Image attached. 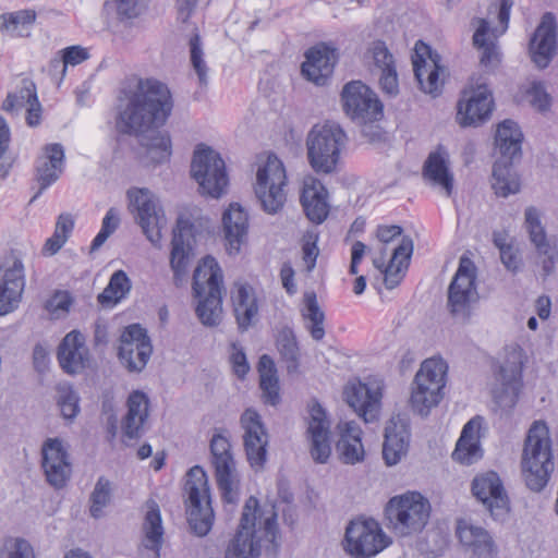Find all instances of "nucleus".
Masks as SVG:
<instances>
[{
  "mask_svg": "<svg viewBox=\"0 0 558 558\" xmlns=\"http://www.w3.org/2000/svg\"><path fill=\"white\" fill-rule=\"evenodd\" d=\"M341 99L345 113L361 122L375 121L381 117L383 105L361 81H352L344 85Z\"/></svg>",
  "mask_w": 558,
  "mask_h": 558,
  "instance_id": "17",
  "label": "nucleus"
},
{
  "mask_svg": "<svg viewBox=\"0 0 558 558\" xmlns=\"http://www.w3.org/2000/svg\"><path fill=\"white\" fill-rule=\"evenodd\" d=\"M409 421L401 414L393 415L386 424L383 458L387 465H396L408 453L410 445Z\"/></svg>",
  "mask_w": 558,
  "mask_h": 558,
  "instance_id": "29",
  "label": "nucleus"
},
{
  "mask_svg": "<svg viewBox=\"0 0 558 558\" xmlns=\"http://www.w3.org/2000/svg\"><path fill=\"white\" fill-rule=\"evenodd\" d=\"M522 350L520 347H511L506 361L500 365L498 380L501 388L494 392L496 404L504 411L512 410L518 400L522 387Z\"/></svg>",
  "mask_w": 558,
  "mask_h": 558,
  "instance_id": "14",
  "label": "nucleus"
},
{
  "mask_svg": "<svg viewBox=\"0 0 558 558\" xmlns=\"http://www.w3.org/2000/svg\"><path fill=\"white\" fill-rule=\"evenodd\" d=\"M477 298L475 266L470 258H461L458 270L448 289V306L456 317L470 316L471 303Z\"/></svg>",
  "mask_w": 558,
  "mask_h": 558,
  "instance_id": "16",
  "label": "nucleus"
},
{
  "mask_svg": "<svg viewBox=\"0 0 558 558\" xmlns=\"http://www.w3.org/2000/svg\"><path fill=\"white\" fill-rule=\"evenodd\" d=\"M13 95L17 98V106L20 108L26 105L29 106L32 101H36L38 98L36 85L29 78H23L19 92L13 93Z\"/></svg>",
  "mask_w": 558,
  "mask_h": 558,
  "instance_id": "57",
  "label": "nucleus"
},
{
  "mask_svg": "<svg viewBox=\"0 0 558 558\" xmlns=\"http://www.w3.org/2000/svg\"><path fill=\"white\" fill-rule=\"evenodd\" d=\"M194 225L180 217L173 230L170 252V267L173 271V280L177 286L185 278L190 259L193 255Z\"/></svg>",
  "mask_w": 558,
  "mask_h": 558,
  "instance_id": "25",
  "label": "nucleus"
},
{
  "mask_svg": "<svg viewBox=\"0 0 558 558\" xmlns=\"http://www.w3.org/2000/svg\"><path fill=\"white\" fill-rule=\"evenodd\" d=\"M41 468L47 482L59 489L66 485L72 473L70 454L59 438H47L41 446Z\"/></svg>",
  "mask_w": 558,
  "mask_h": 558,
  "instance_id": "22",
  "label": "nucleus"
},
{
  "mask_svg": "<svg viewBox=\"0 0 558 558\" xmlns=\"http://www.w3.org/2000/svg\"><path fill=\"white\" fill-rule=\"evenodd\" d=\"M300 202L306 217L313 223L324 222L329 215L328 191L315 177L308 175L304 179Z\"/></svg>",
  "mask_w": 558,
  "mask_h": 558,
  "instance_id": "32",
  "label": "nucleus"
},
{
  "mask_svg": "<svg viewBox=\"0 0 558 558\" xmlns=\"http://www.w3.org/2000/svg\"><path fill=\"white\" fill-rule=\"evenodd\" d=\"M430 502L418 492L393 496L385 507L389 527L399 536L417 534L426 526L430 515Z\"/></svg>",
  "mask_w": 558,
  "mask_h": 558,
  "instance_id": "5",
  "label": "nucleus"
},
{
  "mask_svg": "<svg viewBox=\"0 0 558 558\" xmlns=\"http://www.w3.org/2000/svg\"><path fill=\"white\" fill-rule=\"evenodd\" d=\"M305 308L302 313L303 317L310 322L307 329L314 340H322L325 336L324 320L325 314L319 308L315 292L304 293Z\"/></svg>",
  "mask_w": 558,
  "mask_h": 558,
  "instance_id": "49",
  "label": "nucleus"
},
{
  "mask_svg": "<svg viewBox=\"0 0 558 558\" xmlns=\"http://www.w3.org/2000/svg\"><path fill=\"white\" fill-rule=\"evenodd\" d=\"M185 492L187 494L186 514L192 531L198 536H205L214 523L207 476L204 470L195 465L187 472Z\"/></svg>",
  "mask_w": 558,
  "mask_h": 558,
  "instance_id": "7",
  "label": "nucleus"
},
{
  "mask_svg": "<svg viewBox=\"0 0 558 558\" xmlns=\"http://www.w3.org/2000/svg\"><path fill=\"white\" fill-rule=\"evenodd\" d=\"M276 344L281 357L288 363V372L296 371L300 352L293 330L289 327L282 328L278 332Z\"/></svg>",
  "mask_w": 558,
  "mask_h": 558,
  "instance_id": "51",
  "label": "nucleus"
},
{
  "mask_svg": "<svg viewBox=\"0 0 558 558\" xmlns=\"http://www.w3.org/2000/svg\"><path fill=\"white\" fill-rule=\"evenodd\" d=\"M66 69L63 58L54 57L49 62L48 74L59 85L66 74Z\"/></svg>",
  "mask_w": 558,
  "mask_h": 558,
  "instance_id": "63",
  "label": "nucleus"
},
{
  "mask_svg": "<svg viewBox=\"0 0 558 558\" xmlns=\"http://www.w3.org/2000/svg\"><path fill=\"white\" fill-rule=\"evenodd\" d=\"M25 288L24 265L15 259L8 268L0 284V315L11 313L17 307Z\"/></svg>",
  "mask_w": 558,
  "mask_h": 558,
  "instance_id": "38",
  "label": "nucleus"
},
{
  "mask_svg": "<svg viewBox=\"0 0 558 558\" xmlns=\"http://www.w3.org/2000/svg\"><path fill=\"white\" fill-rule=\"evenodd\" d=\"M191 173L198 183L199 192L213 198H219L228 185L223 159L211 147L204 144H199L194 151Z\"/></svg>",
  "mask_w": 558,
  "mask_h": 558,
  "instance_id": "9",
  "label": "nucleus"
},
{
  "mask_svg": "<svg viewBox=\"0 0 558 558\" xmlns=\"http://www.w3.org/2000/svg\"><path fill=\"white\" fill-rule=\"evenodd\" d=\"M493 109V94L485 85L464 89L457 105V121L463 128L477 126L490 118Z\"/></svg>",
  "mask_w": 558,
  "mask_h": 558,
  "instance_id": "20",
  "label": "nucleus"
},
{
  "mask_svg": "<svg viewBox=\"0 0 558 558\" xmlns=\"http://www.w3.org/2000/svg\"><path fill=\"white\" fill-rule=\"evenodd\" d=\"M128 412L122 421L123 435L130 439L138 438L144 433L148 418L149 399L146 393L135 390L126 401Z\"/></svg>",
  "mask_w": 558,
  "mask_h": 558,
  "instance_id": "41",
  "label": "nucleus"
},
{
  "mask_svg": "<svg viewBox=\"0 0 558 558\" xmlns=\"http://www.w3.org/2000/svg\"><path fill=\"white\" fill-rule=\"evenodd\" d=\"M230 361H231L234 374L239 378H244L245 375L250 371V365L247 363L246 354L242 347H240L235 343L232 344V353L230 356Z\"/></svg>",
  "mask_w": 558,
  "mask_h": 558,
  "instance_id": "58",
  "label": "nucleus"
},
{
  "mask_svg": "<svg viewBox=\"0 0 558 558\" xmlns=\"http://www.w3.org/2000/svg\"><path fill=\"white\" fill-rule=\"evenodd\" d=\"M447 364L440 359L425 360L417 374L415 381L432 386L433 389L442 390L446 385Z\"/></svg>",
  "mask_w": 558,
  "mask_h": 558,
  "instance_id": "48",
  "label": "nucleus"
},
{
  "mask_svg": "<svg viewBox=\"0 0 558 558\" xmlns=\"http://www.w3.org/2000/svg\"><path fill=\"white\" fill-rule=\"evenodd\" d=\"M286 185L287 174L282 161L276 155H269L265 165L257 170L254 189L265 213L275 215L283 208L287 201Z\"/></svg>",
  "mask_w": 558,
  "mask_h": 558,
  "instance_id": "8",
  "label": "nucleus"
},
{
  "mask_svg": "<svg viewBox=\"0 0 558 558\" xmlns=\"http://www.w3.org/2000/svg\"><path fill=\"white\" fill-rule=\"evenodd\" d=\"M524 228L541 259L543 277L546 278L555 270L556 263L558 262V247L556 242L547 236L545 227L542 223L541 213L536 207L530 206L525 208Z\"/></svg>",
  "mask_w": 558,
  "mask_h": 558,
  "instance_id": "21",
  "label": "nucleus"
},
{
  "mask_svg": "<svg viewBox=\"0 0 558 558\" xmlns=\"http://www.w3.org/2000/svg\"><path fill=\"white\" fill-rule=\"evenodd\" d=\"M512 5L513 0H494L489 4L486 20L490 24V22L497 19L499 23V26L490 28L493 37L497 38L508 29Z\"/></svg>",
  "mask_w": 558,
  "mask_h": 558,
  "instance_id": "52",
  "label": "nucleus"
},
{
  "mask_svg": "<svg viewBox=\"0 0 558 558\" xmlns=\"http://www.w3.org/2000/svg\"><path fill=\"white\" fill-rule=\"evenodd\" d=\"M413 385L411 405L416 413L426 416L430 409L440 402L442 390L433 389L432 386L415 380Z\"/></svg>",
  "mask_w": 558,
  "mask_h": 558,
  "instance_id": "46",
  "label": "nucleus"
},
{
  "mask_svg": "<svg viewBox=\"0 0 558 558\" xmlns=\"http://www.w3.org/2000/svg\"><path fill=\"white\" fill-rule=\"evenodd\" d=\"M391 543L375 519L353 520L345 529L343 547L351 558H373Z\"/></svg>",
  "mask_w": 558,
  "mask_h": 558,
  "instance_id": "11",
  "label": "nucleus"
},
{
  "mask_svg": "<svg viewBox=\"0 0 558 558\" xmlns=\"http://www.w3.org/2000/svg\"><path fill=\"white\" fill-rule=\"evenodd\" d=\"M521 464L526 486L536 493L543 490L554 471L551 439L545 422L536 421L530 427Z\"/></svg>",
  "mask_w": 558,
  "mask_h": 558,
  "instance_id": "4",
  "label": "nucleus"
},
{
  "mask_svg": "<svg viewBox=\"0 0 558 558\" xmlns=\"http://www.w3.org/2000/svg\"><path fill=\"white\" fill-rule=\"evenodd\" d=\"M9 542L12 543L9 558H35L34 549L27 541L14 538Z\"/></svg>",
  "mask_w": 558,
  "mask_h": 558,
  "instance_id": "61",
  "label": "nucleus"
},
{
  "mask_svg": "<svg viewBox=\"0 0 558 558\" xmlns=\"http://www.w3.org/2000/svg\"><path fill=\"white\" fill-rule=\"evenodd\" d=\"M191 64L197 74L201 86L208 84V66L204 60V50L201 37L197 33L193 34L189 40Z\"/></svg>",
  "mask_w": 558,
  "mask_h": 558,
  "instance_id": "54",
  "label": "nucleus"
},
{
  "mask_svg": "<svg viewBox=\"0 0 558 558\" xmlns=\"http://www.w3.org/2000/svg\"><path fill=\"white\" fill-rule=\"evenodd\" d=\"M481 416L472 417L462 428L460 438L452 452V459L461 464L471 465L480 461L483 457V450L480 445L478 432L482 426Z\"/></svg>",
  "mask_w": 558,
  "mask_h": 558,
  "instance_id": "39",
  "label": "nucleus"
},
{
  "mask_svg": "<svg viewBox=\"0 0 558 558\" xmlns=\"http://www.w3.org/2000/svg\"><path fill=\"white\" fill-rule=\"evenodd\" d=\"M402 228L397 225L392 226H379L377 228V238L378 240L384 244H389L392 242L396 238H399L402 235Z\"/></svg>",
  "mask_w": 558,
  "mask_h": 558,
  "instance_id": "64",
  "label": "nucleus"
},
{
  "mask_svg": "<svg viewBox=\"0 0 558 558\" xmlns=\"http://www.w3.org/2000/svg\"><path fill=\"white\" fill-rule=\"evenodd\" d=\"M259 387L263 390L264 402L277 405L280 401L279 379L274 360L264 354L258 361Z\"/></svg>",
  "mask_w": 558,
  "mask_h": 558,
  "instance_id": "45",
  "label": "nucleus"
},
{
  "mask_svg": "<svg viewBox=\"0 0 558 558\" xmlns=\"http://www.w3.org/2000/svg\"><path fill=\"white\" fill-rule=\"evenodd\" d=\"M365 58L373 75L378 77L381 90L388 96L399 93V81L393 54L384 40H374L367 48Z\"/></svg>",
  "mask_w": 558,
  "mask_h": 558,
  "instance_id": "23",
  "label": "nucleus"
},
{
  "mask_svg": "<svg viewBox=\"0 0 558 558\" xmlns=\"http://www.w3.org/2000/svg\"><path fill=\"white\" fill-rule=\"evenodd\" d=\"M64 169V149L59 143L47 144L35 163V180L39 185L31 203L58 181Z\"/></svg>",
  "mask_w": 558,
  "mask_h": 558,
  "instance_id": "28",
  "label": "nucleus"
},
{
  "mask_svg": "<svg viewBox=\"0 0 558 558\" xmlns=\"http://www.w3.org/2000/svg\"><path fill=\"white\" fill-rule=\"evenodd\" d=\"M231 302L239 330H248L257 320L259 312L255 289L248 283H234L231 292Z\"/></svg>",
  "mask_w": 558,
  "mask_h": 558,
  "instance_id": "35",
  "label": "nucleus"
},
{
  "mask_svg": "<svg viewBox=\"0 0 558 558\" xmlns=\"http://www.w3.org/2000/svg\"><path fill=\"white\" fill-rule=\"evenodd\" d=\"M36 20L34 10H20L16 12L0 15V31H10L15 35L23 36L19 29L28 28Z\"/></svg>",
  "mask_w": 558,
  "mask_h": 558,
  "instance_id": "53",
  "label": "nucleus"
},
{
  "mask_svg": "<svg viewBox=\"0 0 558 558\" xmlns=\"http://www.w3.org/2000/svg\"><path fill=\"white\" fill-rule=\"evenodd\" d=\"M153 352L150 338L146 329L132 324L120 337L119 359L130 372H141L148 363Z\"/></svg>",
  "mask_w": 558,
  "mask_h": 558,
  "instance_id": "18",
  "label": "nucleus"
},
{
  "mask_svg": "<svg viewBox=\"0 0 558 558\" xmlns=\"http://www.w3.org/2000/svg\"><path fill=\"white\" fill-rule=\"evenodd\" d=\"M496 39L490 33L488 21L478 20V26L473 35V44L481 51V64L487 69H493L500 62V51Z\"/></svg>",
  "mask_w": 558,
  "mask_h": 558,
  "instance_id": "44",
  "label": "nucleus"
},
{
  "mask_svg": "<svg viewBox=\"0 0 558 558\" xmlns=\"http://www.w3.org/2000/svg\"><path fill=\"white\" fill-rule=\"evenodd\" d=\"M222 226L226 240V250L230 255L239 254L241 246L247 240V211L239 203H231L222 215Z\"/></svg>",
  "mask_w": 558,
  "mask_h": 558,
  "instance_id": "34",
  "label": "nucleus"
},
{
  "mask_svg": "<svg viewBox=\"0 0 558 558\" xmlns=\"http://www.w3.org/2000/svg\"><path fill=\"white\" fill-rule=\"evenodd\" d=\"M173 110L170 89L155 78H141L119 105L117 130L140 137L145 157L154 165L167 162L172 154L170 135L160 132Z\"/></svg>",
  "mask_w": 558,
  "mask_h": 558,
  "instance_id": "1",
  "label": "nucleus"
},
{
  "mask_svg": "<svg viewBox=\"0 0 558 558\" xmlns=\"http://www.w3.org/2000/svg\"><path fill=\"white\" fill-rule=\"evenodd\" d=\"M557 25L553 13L543 15L530 41V53L533 62L539 69L546 68L556 53Z\"/></svg>",
  "mask_w": 558,
  "mask_h": 558,
  "instance_id": "30",
  "label": "nucleus"
},
{
  "mask_svg": "<svg viewBox=\"0 0 558 558\" xmlns=\"http://www.w3.org/2000/svg\"><path fill=\"white\" fill-rule=\"evenodd\" d=\"M460 542L472 549L477 558H495L497 547L490 534L482 526L460 521L457 526Z\"/></svg>",
  "mask_w": 558,
  "mask_h": 558,
  "instance_id": "42",
  "label": "nucleus"
},
{
  "mask_svg": "<svg viewBox=\"0 0 558 558\" xmlns=\"http://www.w3.org/2000/svg\"><path fill=\"white\" fill-rule=\"evenodd\" d=\"M413 253V241L410 236H402L400 243L392 250L389 264L383 270L384 282L387 289L396 288L402 279V268H407Z\"/></svg>",
  "mask_w": 558,
  "mask_h": 558,
  "instance_id": "43",
  "label": "nucleus"
},
{
  "mask_svg": "<svg viewBox=\"0 0 558 558\" xmlns=\"http://www.w3.org/2000/svg\"><path fill=\"white\" fill-rule=\"evenodd\" d=\"M412 63L420 88L426 94L437 96L442 85L439 81V72L444 71L440 66V56L428 45L418 40L415 44Z\"/></svg>",
  "mask_w": 558,
  "mask_h": 558,
  "instance_id": "24",
  "label": "nucleus"
},
{
  "mask_svg": "<svg viewBox=\"0 0 558 558\" xmlns=\"http://www.w3.org/2000/svg\"><path fill=\"white\" fill-rule=\"evenodd\" d=\"M131 290V281L123 270H117L111 276L108 286L98 294V303L102 306L114 305Z\"/></svg>",
  "mask_w": 558,
  "mask_h": 558,
  "instance_id": "47",
  "label": "nucleus"
},
{
  "mask_svg": "<svg viewBox=\"0 0 558 558\" xmlns=\"http://www.w3.org/2000/svg\"><path fill=\"white\" fill-rule=\"evenodd\" d=\"M340 438L337 442L339 459L345 464H356L364 460L365 451L362 444V430L354 421L338 424Z\"/></svg>",
  "mask_w": 558,
  "mask_h": 558,
  "instance_id": "40",
  "label": "nucleus"
},
{
  "mask_svg": "<svg viewBox=\"0 0 558 558\" xmlns=\"http://www.w3.org/2000/svg\"><path fill=\"white\" fill-rule=\"evenodd\" d=\"M112 498V483L105 476H99L89 496V514L94 519L105 515V508Z\"/></svg>",
  "mask_w": 558,
  "mask_h": 558,
  "instance_id": "50",
  "label": "nucleus"
},
{
  "mask_svg": "<svg viewBox=\"0 0 558 558\" xmlns=\"http://www.w3.org/2000/svg\"><path fill=\"white\" fill-rule=\"evenodd\" d=\"M423 179L430 186L438 189L445 196L450 197L454 186V175L450 169L448 149L438 145L424 161Z\"/></svg>",
  "mask_w": 558,
  "mask_h": 558,
  "instance_id": "26",
  "label": "nucleus"
},
{
  "mask_svg": "<svg viewBox=\"0 0 558 558\" xmlns=\"http://www.w3.org/2000/svg\"><path fill=\"white\" fill-rule=\"evenodd\" d=\"M257 498L251 496L244 505L236 534L230 542L225 558H258L260 539L256 537Z\"/></svg>",
  "mask_w": 558,
  "mask_h": 558,
  "instance_id": "13",
  "label": "nucleus"
},
{
  "mask_svg": "<svg viewBox=\"0 0 558 558\" xmlns=\"http://www.w3.org/2000/svg\"><path fill=\"white\" fill-rule=\"evenodd\" d=\"M336 62L335 49L326 45L315 46L306 51L301 72L307 81L317 86H325L333 73Z\"/></svg>",
  "mask_w": 558,
  "mask_h": 558,
  "instance_id": "31",
  "label": "nucleus"
},
{
  "mask_svg": "<svg viewBox=\"0 0 558 558\" xmlns=\"http://www.w3.org/2000/svg\"><path fill=\"white\" fill-rule=\"evenodd\" d=\"M130 210L147 240L159 246L161 231L167 226V217L159 198L146 187H133L128 191Z\"/></svg>",
  "mask_w": 558,
  "mask_h": 558,
  "instance_id": "10",
  "label": "nucleus"
},
{
  "mask_svg": "<svg viewBox=\"0 0 558 558\" xmlns=\"http://www.w3.org/2000/svg\"><path fill=\"white\" fill-rule=\"evenodd\" d=\"M344 400L365 423L375 422L378 418L381 393L372 390L361 381L345 386L343 391Z\"/></svg>",
  "mask_w": 558,
  "mask_h": 558,
  "instance_id": "33",
  "label": "nucleus"
},
{
  "mask_svg": "<svg viewBox=\"0 0 558 558\" xmlns=\"http://www.w3.org/2000/svg\"><path fill=\"white\" fill-rule=\"evenodd\" d=\"M80 397L71 387L59 389L58 405L65 420H74L80 413Z\"/></svg>",
  "mask_w": 558,
  "mask_h": 558,
  "instance_id": "55",
  "label": "nucleus"
},
{
  "mask_svg": "<svg viewBox=\"0 0 558 558\" xmlns=\"http://www.w3.org/2000/svg\"><path fill=\"white\" fill-rule=\"evenodd\" d=\"M347 135L339 124L327 122L314 125L306 137L307 160L318 174H330L337 169Z\"/></svg>",
  "mask_w": 558,
  "mask_h": 558,
  "instance_id": "6",
  "label": "nucleus"
},
{
  "mask_svg": "<svg viewBox=\"0 0 558 558\" xmlns=\"http://www.w3.org/2000/svg\"><path fill=\"white\" fill-rule=\"evenodd\" d=\"M143 522L144 538L138 548V558H160L163 527L158 504L149 499Z\"/></svg>",
  "mask_w": 558,
  "mask_h": 558,
  "instance_id": "37",
  "label": "nucleus"
},
{
  "mask_svg": "<svg viewBox=\"0 0 558 558\" xmlns=\"http://www.w3.org/2000/svg\"><path fill=\"white\" fill-rule=\"evenodd\" d=\"M193 295L197 299L195 313L206 327H217L222 320L223 275L213 256H205L193 274Z\"/></svg>",
  "mask_w": 558,
  "mask_h": 558,
  "instance_id": "2",
  "label": "nucleus"
},
{
  "mask_svg": "<svg viewBox=\"0 0 558 558\" xmlns=\"http://www.w3.org/2000/svg\"><path fill=\"white\" fill-rule=\"evenodd\" d=\"M530 104L536 110L544 112L550 107V96L546 92L544 85L539 82L532 84L527 90Z\"/></svg>",
  "mask_w": 558,
  "mask_h": 558,
  "instance_id": "56",
  "label": "nucleus"
},
{
  "mask_svg": "<svg viewBox=\"0 0 558 558\" xmlns=\"http://www.w3.org/2000/svg\"><path fill=\"white\" fill-rule=\"evenodd\" d=\"M226 433V430L216 432L209 447L221 498L226 504L235 505L238 501L235 461Z\"/></svg>",
  "mask_w": 558,
  "mask_h": 558,
  "instance_id": "12",
  "label": "nucleus"
},
{
  "mask_svg": "<svg viewBox=\"0 0 558 558\" xmlns=\"http://www.w3.org/2000/svg\"><path fill=\"white\" fill-rule=\"evenodd\" d=\"M120 20H131L138 15V0H112Z\"/></svg>",
  "mask_w": 558,
  "mask_h": 558,
  "instance_id": "59",
  "label": "nucleus"
},
{
  "mask_svg": "<svg viewBox=\"0 0 558 558\" xmlns=\"http://www.w3.org/2000/svg\"><path fill=\"white\" fill-rule=\"evenodd\" d=\"M471 492L494 520H504L508 514L509 497L498 473L487 471L477 474L471 483Z\"/></svg>",
  "mask_w": 558,
  "mask_h": 558,
  "instance_id": "15",
  "label": "nucleus"
},
{
  "mask_svg": "<svg viewBox=\"0 0 558 558\" xmlns=\"http://www.w3.org/2000/svg\"><path fill=\"white\" fill-rule=\"evenodd\" d=\"M57 357L65 373H81L88 363V349L84 336L77 330L70 331L59 344Z\"/></svg>",
  "mask_w": 558,
  "mask_h": 558,
  "instance_id": "36",
  "label": "nucleus"
},
{
  "mask_svg": "<svg viewBox=\"0 0 558 558\" xmlns=\"http://www.w3.org/2000/svg\"><path fill=\"white\" fill-rule=\"evenodd\" d=\"M88 51L81 46H70L62 50V58L66 64L77 65L88 58Z\"/></svg>",
  "mask_w": 558,
  "mask_h": 558,
  "instance_id": "60",
  "label": "nucleus"
},
{
  "mask_svg": "<svg viewBox=\"0 0 558 558\" xmlns=\"http://www.w3.org/2000/svg\"><path fill=\"white\" fill-rule=\"evenodd\" d=\"M243 429V445L247 460L252 468L260 469L267 458L268 434L259 413L248 408L240 417Z\"/></svg>",
  "mask_w": 558,
  "mask_h": 558,
  "instance_id": "19",
  "label": "nucleus"
},
{
  "mask_svg": "<svg viewBox=\"0 0 558 558\" xmlns=\"http://www.w3.org/2000/svg\"><path fill=\"white\" fill-rule=\"evenodd\" d=\"M310 453L317 463H326L331 454L330 425L323 407L314 400L310 405Z\"/></svg>",
  "mask_w": 558,
  "mask_h": 558,
  "instance_id": "27",
  "label": "nucleus"
},
{
  "mask_svg": "<svg viewBox=\"0 0 558 558\" xmlns=\"http://www.w3.org/2000/svg\"><path fill=\"white\" fill-rule=\"evenodd\" d=\"M499 254L501 263L508 270L512 272L518 271L521 265V258L513 245L500 251Z\"/></svg>",
  "mask_w": 558,
  "mask_h": 558,
  "instance_id": "62",
  "label": "nucleus"
},
{
  "mask_svg": "<svg viewBox=\"0 0 558 558\" xmlns=\"http://www.w3.org/2000/svg\"><path fill=\"white\" fill-rule=\"evenodd\" d=\"M523 134L518 123L507 119L498 124L495 145L500 153L493 167V189L498 196L507 197L520 191V180L512 162L522 154Z\"/></svg>",
  "mask_w": 558,
  "mask_h": 558,
  "instance_id": "3",
  "label": "nucleus"
}]
</instances>
